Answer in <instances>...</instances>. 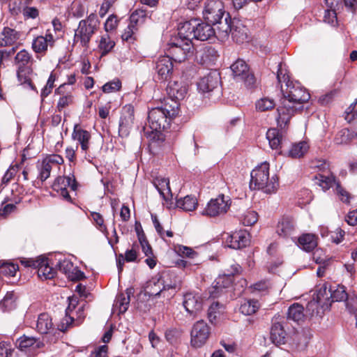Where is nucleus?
<instances>
[{
    "instance_id": "f257e3e1",
    "label": "nucleus",
    "mask_w": 357,
    "mask_h": 357,
    "mask_svg": "<svg viewBox=\"0 0 357 357\" xmlns=\"http://www.w3.org/2000/svg\"><path fill=\"white\" fill-rule=\"evenodd\" d=\"M169 107L171 108H167V105H165V107H155L149 112V128H145V134L153 142L163 140L161 130L167 128L169 120L176 117L178 114V104H175L172 107L169 106Z\"/></svg>"
},
{
    "instance_id": "f03ea898",
    "label": "nucleus",
    "mask_w": 357,
    "mask_h": 357,
    "mask_svg": "<svg viewBox=\"0 0 357 357\" xmlns=\"http://www.w3.org/2000/svg\"><path fill=\"white\" fill-rule=\"evenodd\" d=\"M277 79L281 84V91L283 95L282 99L287 100L290 104L303 107V103L307 102L310 98V93L298 82L290 80L285 65L280 63L278 65Z\"/></svg>"
},
{
    "instance_id": "7ed1b4c3",
    "label": "nucleus",
    "mask_w": 357,
    "mask_h": 357,
    "mask_svg": "<svg viewBox=\"0 0 357 357\" xmlns=\"http://www.w3.org/2000/svg\"><path fill=\"white\" fill-rule=\"evenodd\" d=\"M270 165L263 162L257 165L250 173V188L252 190H261L266 194L275 193L279 186L278 178L275 174L270 176Z\"/></svg>"
},
{
    "instance_id": "20e7f679",
    "label": "nucleus",
    "mask_w": 357,
    "mask_h": 357,
    "mask_svg": "<svg viewBox=\"0 0 357 357\" xmlns=\"http://www.w3.org/2000/svg\"><path fill=\"white\" fill-rule=\"evenodd\" d=\"M178 26L180 34L191 40L195 38L204 41L215 37V30L211 24L199 22L196 19L181 23Z\"/></svg>"
},
{
    "instance_id": "39448f33",
    "label": "nucleus",
    "mask_w": 357,
    "mask_h": 357,
    "mask_svg": "<svg viewBox=\"0 0 357 357\" xmlns=\"http://www.w3.org/2000/svg\"><path fill=\"white\" fill-rule=\"evenodd\" d=\"M168 53L171 59L177 62H182L193 54L192 40L180 34V27H178V36L172 38L168 44Z\"/></svg>"
},
{
    "instance_id": "423d86ee",
    "label": "nucleus",
    "mask_w": 357,
    "mask_h": 357,
    "mask_svg": "<svg viewBox=\"0 0 357 357\" xmlns=\"http://www.w3.org/2000/svg\"><path fill=\"white\" fill-rule=\"evenodd\" d=\"M99 26V20L96 14L91 13L85 20L79 22L75 31L74 42L86 47Z\"/></svg>"
},
{
    "instance_id": "0eeeda50",
    "label": "nucleus",
    "mask_w": 357,
    "mask_h": 357,
    "mask_svg": "<svg viewBox=\"0 0 357 357\" xmlns=\"http://www.w3.org/2000/svg\"><path fill=\"white\" fill-rule=\"evenodd\" d=\"M229 197L220 195L216 198L211 199L200 213L210 218L219 217L227 213L231 206Z\"/></svg>"
},
{
    "instance_id": "6e6552de",
    "label": "nucleus",
    "mask_w": 357,
    "mask_h": 357,
    "mask_svg": "<svg viewBox=\"0 0 357 357\" xmlns=\"http://www.w3.org/2000/svg\"><path fill=\"white\" fill-rule=\"evenodd\" d=\"M211 328L203 320L195 322L190 331V344L195 348H200L208 341Z\"/></svg>"
},
{
    "instance_id": "1a4fd4ad",
    "label": "nucleus",
    "mask_w": 357,
    "mask_h": 357,
    "mask_svg": "<svg viewBox=\"0 0 357 357\" xmlns=\"http://www.w3.org/2000/svg\"><path fill=\"white\" fill-rule=\"evenodd\" d=\"M64 162L63 157L59 154L47 155L38 162V177L41 181H45L50 176L51 171Z\"/></svg>"
},
{
    "instance_id": "9d476101",
    "label": "nucleus",
    "mask_w": 357,
    "mask_h": 357,
    "mask_svg": "<svg viewBox=\"0 0 357 357\" xmlns=\"http://www.w3.org/2000/svg\"><path fill=\"white\" fill-rule=\"evenodd\" d=\"M22 263L26 267L37 268L38 275L41 280L52 279L56 273L55 270L50 266L48 259L45 257H39L37 259L22 260Z\"/></svg>"
},
{
    "instance_id": "9b49d317",
    "label": "nucleus",
    "mask_w": 357,
    "mask_h": 357,
    "mask_svg": "<svg viewBox=\"0 0 357 357\" xmlns=\"http://www.w3.org/2000/svg\"><path fill=\"white\" fill-rule=\"evenodd\" d=\"M226 14L221 0H207L203 11L204 17L210 23H215L222 19Z\"/></svg>"
},
{
    "instance_id": "f8f14e48",
    "label": "nucleus",
    "mask_w": 357,
    "mask_h": 357,
    "mask_svg": "<svg viewBox=\"0 0 357 357\" xmlns=\"http://www.w3.org/2000/svg\"><path fill=\"white\" fill-rule=\"evenodd\" d=\"M53 188L59 192L66 200L71 202L68 188H70L71 191L75 192L77 190V183L74 176H59L54 183Z\"/></svg>"
},
{
    "instance_id": "ddd939ff",
    "label": "nucleus",
    "mask_w": 357,
    "mask_h": 357,
    "mask_svg": "<svg viewBox=\"0 0 357 357\" xmlns=\"http://www.w3.org/2000/svg\"><path fill=\"white\" fill-rule=\"evenodd\" d=\"M301 109L300 107L290 104L287 100H281L280 105L278 107V125L280 128H284L289 123L294 112Z\"/></svg>"
},
{
    "instance_id": "4468645a",
    "label": "nucleus",
    "mask_w": 357,
    "mask_h": 357,
    "mask_svg": "<svg viewBox=\"0 0 357 357\" xmlns=\"http://www.w3.org/2000/svg\"><path fill=\"white\" fill-rule=\"evenodd\" d=\"M231 70L234 78L238 81H244L248 85L253 83V75L250 73L246 63L242 59H238L231 66Z\"/></svg>"
},
{
    "instance_id": "2eb2a0df",
    "label": "nucleus",
    "mask_w": 357,
    "mask_h": 357,
    "mask_svg": "<svg viewBox=\"0 0 357 357\" xmlns=\"http://www.w3.org/2000/svg\"><path fill=\"white\" fill-rule=\"evenodd\" d=\"M58 39L56 34H53L52 31H47L45 35L38 36L32 42V48L36 53H43L47 50L48 46L53 47Z\"/></svg>"
},
{
    "instance_id": "dca6fc26",
    "label": "nucleus",
    "mask_w": 357,
    "mask_h": 357,
    "mask_svg": "<svg viewBox=\"0 0 357 357\" xmlns=\"http://www.w3.org/2000/svg\"><path fill=\"white\" fill-rule=\"evenodd\" d=\"M220 74L213 70L200 79L197 83L198 90L202 93H210L215 89L220 83Z\"/></svg>"
},
{
    "instance_id": "f3484780",
    "label": "nucleus",
    "mask_w": 357,
    "mask_h": 357,
    "mask_svg": "<svg viewBox=\"0 0 357 357\" xmlns=\"http://www.w3.org/2000/svg\"><path fill=\"white\" fill-rule=\"evenodd\" d=\"M225 244L233 249H240L245 247L250 241V234L246 231H238L231 234H227L224 238Z\"/></svg>"
},
{
    "instance_id": "a211bd4d",
    "label": "nucleus",
    "mask_w": 357,
    "mask_h": 357,
    "mask_svg": "<svg viewBox=\"0 0 357 357\" xmlns=\"http://www.w3.org/2000/svg\"><path fill=\"white\" fill-rule=\"evenodd\" d=\"M188 91L187 84L182 81L169 82L167 87V94L172 100L175 101L174 105L177 104L176 101L182 100L185 98Z\"/></svg>"
},
{
    "instance_id": "6ab92c4d",
    "label": "nucleus",
    "mask_w": 357,
    "mask_h": 357,
    "mask_svg": "<svg viewBox=\"0 0 357 357\" xmlns=\"http://www.w3.org/2000/svg\"><path fill=\"white\" fill-rule=\"evenodd\" d=\"M183 306L189 314L196 316L202 310V298L198 294L187 293L184 296Z\"/></svg>"
},
{
    "instance_id": "aec40b11",
    "label": "nucleus",
    "mask_w": 357,
    "mask_h": 357,
    "mask_svg": "<svg viewBox=\"0 0 357 357\" xmlns=\"http://www.w3.org/2000/svg\"><path fill=\"white\" fill-rule=\"evenodd\" d=\"M56 266L71 280H79L84 277V273L68 259H60Z\"/></svg>"
},
{
    "instance_id": "412c9836",
    "label": "nucleus",
    "mask_w": 357,
    "mask_h": 357,
    "mask_svg": "<svg viewBox=\"0 0 357 357\" xmlns=\"http://www.w3.org/2000/svg\"><path fill=\"white\" fill-rule=\"evenodd\" d=\"M215 26V37L218 38L220 40L224 41L229 38V33L232 31V22L229 14H226L224 19H221L219 21L212 23Z\"/></svg>"
},
{
    "instance_id": "4be33fe9",
    "label": "nucleus",
    "mask_w": 357,
    "mask_h": 357,
    "mask_svg": "<svg viewBox=\"0 0 357 357\" xmlns=\"http://www.w3.org/2000/svg\"><path fill=\"white\" fill-rule=\"evenodd\" d=\"M172 60L169 56H162L158 59L155 70L160 79H167L172 73L173 63Z\"/></svg>"
},
{
    "instance_id": "5701e85b",
    "label": "nucleus",
    "mask_w": 357,
    "mask_h": 357,
    "mask_svg": "<svg viewBox=\"0 0 357 357\" xmlns=\"http://www.w3.org/2000/svg\"><path fill=\"white\" fill-rule=\"evenodd\" d=\"M55 93L60 96L56 108L59 111L70 105L73 102V96L72 94V89H69L67 84H61L56 90Z\"/></svg>"
},
{
    "instance_id": "b1692460",
    "label": "nucleus",
    "mask_w": 357,
    "mask_h": 357,
    "mask_svg": "<svg viewBox=\"0 0 357 357\" xmlns=\"http://www.w3.org/2000/svg\"><path fill=\"white\" fill-rule=\"evenodd\" d=\"M174 288H175V285H165L163 280L160 278H153L147 285L146 291L151 296H157L161 294L165 296L166 290Z\"/></svg>"
},
{
    "instance_id": "393cba45",
    "label": "nucleus",
    "mask_w": 357,
    "mask_h": 357,
    "mask_svg": "<svg viewBox=\"0 0 357 357\" xmlns=\"http://www.w3.org/2000/svg\"><path fill=\"white\" fill-rule=\"evenodd\" d=\"M72 137L80 144L82 150L86 153L89 148L90 132L82 129L78 125H75L72 133Z\"/></svg>"
},
{
    "instance_id": "a878e982",
    "label": "nucleus",
    "mask_w": 357,
    "mask_h": 357,
    "mask_svg": "<svg viewBox=\"0 0 357 357\" xmlns=\"http://www.w3.org/2000/svg\"><path fill=\"white\" fill-rule=\"evenodd\" d=\"M134 109L131 105L123 107L119 121V132L127 134L128 129L133 123Z\"/></svg>"
},
{
    "instance_id": "bb28decb",
    "label": "nucleus",
    "mask_w": 357,
    "mask_h": 357,
    "mask_svg": "<svg viewBox=\"0 0 357 357\" xmlns=\"http://www.w3.org/2000/svg\"><path fill=\"white\" fill-rule=\"evenodd\" d=\"M20 32L10 27H4L0 33V47L14 45L20 38Z\"/></svg>"
},
{
    "instance_id": "cd10ccee",
    "label": "nucleus",
    "mask_w": 357,
    "mask_h": 357,
    "mask_svg": "<svg viewBox=\"0 0 357 357\" xmlns=\"http://www.w3.org/2000/svg\"><path fill=\"white\" fill-rule=\"evenodd\" d=\"M231 38L237 43H243L248 38V29L240 21L232 22Z\"/></svg>"
},
{
    "instance_id": "c85d7f7f",
    "label": "nucleus",
    "mask_w": 357,
    "mask_h": 357,
    "mask_svg": "<svg viewBox=\"0 0 357 357\" xmlns=\"http://www.w3.org/2000/svg\"><path fill=\"white\" fill-rule=\"evenodd\" d=\"M133 293L132 289H127L126 292L117 295L114 304V310H117L119 313H124L128 308L130 295Z\"/></svg>"
},
{
    "instance_id": "c756f323",
    "label": "nucleus",
    "mask_w": 357,
    "mask_h": 357,
    "mask_svg": "<svg viewBox=\"0 0 357 357\" xmlns=\"http://www.w3.org/2000/svg\"><path fill=\"white\" fill-rule=\"evenodd\" d=\"M153 183L162 199L167 201L172 197L168 178L158 176L153 180Z\"/></svg>"
},
{
    "instance_id": "7c9ffc66",
    "label": "nucleus",
    "mask_w": 357,
    "mask_h": 357,
    "mask_svg": "<svg viewBox=\"0 0 357 357\" xmlns=\"http://www.w3.org/2000/svg\"><path fill=\"white\" fill-rule=\"evenodd\" d=\"M68 307L66 310V317L62 319L59 328L61 331H65L67 328L73 325V322L74 321V316L71 314L73 310L75 308L76 305L77 304V299L76 297H68Z\"/></svg>"
},
{
    "instance_id": "2f4dec72",
    "label": "nucleus",
    "mask_w": 357,
    "mask_h": 357,
    "mask_svg": "<svg viewBox=\"0 0 357 357\" xmlns=\"http://www.w3.org/2000/svg\"><path fill=\"white\" fill-rule=\"evenodd\" d=\"M18 348L20 351L23 352L27 349H40L44 347V343L39 339H36L33 337H29L23 335L17 340Z\"/></svg>"
},
{
    "instance_id": "473e14b6",
    "label": "nucleus",
    "mask_w": 357,
    "mask_h": 357,
    "mask_svg": "<svg viewBox=\"0 0 357 357\" xmlns=\"http://www.w3.org/2000/svg\"><path fill=\"white\" fill-rule=\"evenodd\" d=\"M294 231V223L290 218L284 217L280 219L276 227L277 234L282 237H287Z\"/></svg>"
},
{
    "instance_id": "72a5a7b5",
    "label": "nucleus",
    "mask_w": 357,
    "mask_h": 357,
    "mask_svg": "<svg viewBox=\"0 0 357 357\" xmlns=\"http://www.w3.org/2000/svg\"><path fill=\"white\" fill-rule=\"evenodd\" d=\"M298 245L306 252L313 250L317 245V238L312 234H304L298 238Z\"/></svg>"
},
{
    "instance_id": "f704fd0d",
    "label": "nucleus",
    "mask_w": 357,
    "mask_h": 357,
    "mask_svg": "<svg viewBox=\"0 0 357 357\" xmlns=\"http://www.w3.org/2000/svg\"><path fill=\"white\" fill-rule=\"evenodd\" d=\"M31 72V67L17 68V77L20 84L35 91L36 87L32 84L30 77Z\"/></svg>"
},
{
    "instance_id": "c9c22d12",
    "label": "nucleus",
    "mask_w": 357,
    "mask_h": 357,
    "mask_svg": "<svg viewBox=\"0 0 357 357\" xmlns=\"http://www.w3.org/2000/svg\"><path fill=\"white\" fill-rule=\"evenodd\" d=\"M287 319L297 323L303 322L305 319L303 306L299 303L291 305L288 309Z\"/></svg>"
},
{
    "instance_id": "e433bc0d",
    "label": "nucleus",
    "mask_w": 357,
    "mask_h": 357,
    "mask_svg": "<svg viewBox=\"0 0 357 357\" xmlns=\"http://www.w3.org/2000/svg\"><path fill=\"white\" fill-rule=\"evenodd\" d=\"M198 206V201L195 196L187 195L176 200V207L184 211H193Z\"/></svg>"
},
{
    "instance_id": "4c0bfd02",
    "label": "nucleus",
    "mask_w": 357,
    "mask_h": 357,
    "mask_svg": "<svg viewBox=\"0 0 357 357\" xmlns=\"http://www.w3.org/2000/svg\"><path fill=\"white\" fill-rule=\"evenodd\" d=\"M286 332L282 325L280 323H275L271 328V339L275 344H282L285 342Z\"/></svg>"
},
{
    "instance_id": "58836bf2",
    "label": "nucleus",
    "mask_w": 357,
    "mask_h": 357,
    "mask_svg": "<svg viewBox=\"0 0 357 357\" xmlns=\"http://www.w3.org/2000/svg\"><path fill=\"white\" fill-rule=\"evenodd\" d=\"M52 319L47 313L40 314L36 322V328L42 334H46L52 328Z\"/></svg>"
},
{
    "instance_id": "ea45409f",
    "label": "nucleus",
    "mask_w": 357,
    "mask_h": 357,
    "mask_svg": "<svg viewBox=\"0 0 357 357\" xmlns=\"http://www.w3.org/2000/svg\"><path fill=\"white\" fill-rule=\"evenodd\" d=\"M266 138L272 149H278L280 147L282 141V135L278 129H269L266 132Z\"/></svg>"
},
{
    "instance_id": "a19ab883",
    "label": "nucleus",
    "mask_w": 357,
    "mask_h": 357,
    "mask_svg": "<svg viewBox=\"0 0 357 357\" xmlns=\"http://www.w3.org/2000/svg\"><path fill=\"white\" fill-rule=\"evenodd\" d=\"M115 46V43L108 33L101 36L98 45V51L102 56L108 54Z\"/></svg>"
},
{
    "instance_id": "79ce46f5",
    "label": "nucleus",
    "mask_w": 357,
    "mask_h": 357,
    "mask_svg": "<svg viewBox=\"0 0 357 357\" xmlns=\"http://www.w3.org/2000/svg\"><path fill=\"white\" fill-rule=\"evenodd\" d=\"M225 307L218 302L213 303L208 310V318L212 324H216L224 312Z\"/></svg>"
},
{
    "instance_id": "37998d69",
    "label": "nucleus",
    "mask_w": 357,
    "mask_h": 357,
    "mask_svg": "<svg viewBox=\"0 0 357 357\" xmlns=\"http://www.w3.org/2000/svg\"><path fill=\"white\" fill-rule=\"evenodd\" d=\"M32 61L31 54L26 50H20L15 57V63L17 68L31 67Z\"/></svg>"
},
{
    "instance_id": "c03bdc74",
    "label": "nucleus",
    "mask_w": 357,
    "mask_h": 357,
    "mask_svg": "<svg viewBox=\"0 0 357 357\" xmlns=\"http://www.w3.org/2000/svg\"><path fill=\"white\" fill-rule=\"evenodd\" d=\"M309 145L306 142H300L293 144L289 151V155L291 158L303 157L308 151Z\"/></svg>"
},
{
    "instance_id": "a18cd8bd",
    "label": "nucleus",
    "mask_w": 357,
    "mask_h": 357,
    "mask_svg": "<svg viewBox=\"0 0 357 357\" xmlns=\"http://www.w3.org/2000/svg\"><path fill=\"white\" fill-rule=\"evenodd\" d=\"M259 308V302L257 300L250 299L244 301L239 308L240 312L245 315H252Z\"/></svg>"
},
{
    "instance_id": "49530a36",
    "label": "nucleus",
    "mask_w": 357,
    "mask_h": 357,
    "mask_svg": "<svg viewBox=\"0 0 357 357\" xmlns=\"http://www.w3.org/2000/svg\"><path fill=\"white\" fill-rule=\"evenodd\" d=\"M201 60L204 63L210 64L215 62L219 56L218 51L212 47H206L201 52Z\"/></svg>"
},
{
    "instance_id": "de8ad7c7",
    "label": "nucleus",
    "mask_w": 357,
    "mask_h": 357,
    "mask_svg": "<svg viewBox=\"0 0 357 357\" xmlns=\"http://www.w3.org/2000/svg\"><path fill=\"white\" fill-rule=\"evenodd\" d=\"M233 282L231 274L225 273L219 275L213 282V288L221 291L222 289L229 287Z\"/></svg>"
},
{
    "instance_id": "09e8293b",
    "label": "nucleus",
    "mask_w": 357,
    "mask_h": 357,
    "mask_svg": "<svg viewBox=\"0 0 357 357\" xmlns=\"http://www.w3.org/2000/svg\"><path fill=\"white\" fill-rule=\"evenodd\" d=\"M147 17L148 15L146 10L137 9L131 14L130 17V24L137 27L144 24Z\"/></svg>"
},
{
    "instance_id": "8fccbe9b",
    "label": "nucleus",
    "mask_w": 357,
    "mask_h": 357,
    "mask_svg": "<svg viewBox=\"0 0 357 357\" xmlns=\"http://www.w3.org/2000/svg\"><path fill=\"white\" fill-rule=\"evenodd\" d=\"M317 179L318 180V184L324 190H326L335 185L336 187L337 184H338L333 175L326 176L319 174L317 176Z\"/></svg>"
},
{
    "instance_id": "3c124183",
    "label": "nucleus",
    "mask_w": 357,
    "mask_h": 357,
    "mask_svg": "<svg viewBox=\"0 0 357 357\" xmlns=\"http://www.w3.org/2000/svg\"><path fill=\"white\" fill-rule=\"evenodd\" d=\"M349 294L346 292L344 286L338 285L335 289L331 288V299L332 302L347 300Z\"/></svg>"
},
{
    "instance_id": "603ef678",
    "label": "nucleus",
    "mask_w": 357,
    "mask_h": 357,
    "mask_svg": "<svg viewBox=\"0 0 357 357\" xmlns=\"http://www.w3.org/2000/svg\"><path fill=\"white\" fill-rule=\"evenodd\" d=\"M17 270V265L11 262L3 263L0 265V277H13L15 275Z\"/></svg>"
},
{
    "instance_id": "864d4df0",
    "label": "nucleus",
    "mask_w": 357,
    "mask_h": 357,
    "mask_svg": "<svg viewBox=\"0 0 357 357\" xmlns=\"http://www.w3.org/2000/svg\"><path fill=\"white\" fill-rule=\"evenodd\" d=\"M331 288L328 289L326 284H323L318 290L316 296H314L313 300L316 301L318 303L325 304L324 301H328L331 298Z\"/></svg>"
},
{
    "instance_id": "5fc2aeb1",
    "label": "nucleus",
    "mask_w": 357,
    "mask_h": 357,
    "mask_svg": "<svg viewBox=\"0 0 357 357\" xmlns=\"http://www.w3.org/2000/svg\"><path fill=\"white\" fill-rule=\"evenodd\" d=\"M174 251L179 256L188 257L190 259H195L198 254L190 247L178 245L174 247Z\"/></svg>"
},
{
    "instance_id": "6e6d98bb",
    "label": "nucleus",
    "mask_w": 357,
    "mask_h": 357,
    "mask_svg": "<svg viewBox=\"0 0 357 357\" xmlns=\"http://www.w3.org/2000/svg\"><path fill=\"white\" fill-rule=\"evenodd\" d=\"M275 104L273 99L262 98L256 102L255 106L257 111L265 112L274 108Z\"/></svg>"
},
{
    "instance_id": "4d7b16f0",
    "label": "nucleus",
    "mask_w": 357,
    "mask_h": 357,
    "mask_svg": "<svg viewBox=\"0 0 357 357\" xmlns=\"http://www.w3.org/2000/svg\"><path fill=\"white\" fill-rule=\"evenodd\" d=\"M91 217L98 230L107 236L108 231L105 225L104 224L103 217L99 213L96 212H92L91 213Z\"/></svg>"
},
{
    "instance_id": "13d9d810",
    "label": "nucleus",
    "mask_w": 357,
    "mask_h": 357,
    "mask_svg": "<svg viewBox=\"0 0 357 357\" xmlns=\"http://www.w3.org/2000/svg\"><path fill=\"white\" fill-rule=\"evenodd\" d=\"M137 234H138V240L139 243L142 247V252L146 257H149L152 255V249L148 241H146L144 234H141L137 228H136Z\"/></svg>"
},
{
    "instance_id": "bf43d9fd",
    "label": "nucleus",
    "mask_w": 357,
    "mask_h": 357,
    "mask_svg": "<svg viewBox=\"0 0 357 357\" xmlns=\"http://www.w3.org/2000/svg\"><path fill=\"white\" fill-rule=\"evenodd\" d=\"M56 80V75L54 73H51L49 78L47 81L46 85L43 87L41 91V97L43 98H46L52 91L54 88V84Z\"/></svg>"
},
{
    "instance_id": "052dcab7",
    "label": "nucleus",
    "mask_w": 357,
    "mask_h": 357,
    "mask_svg": "<svg viewBox=\"0 0 357 357\" xmlns=\"http://www.w3.org/2000/svg\"><path fill=\"white\" fill-rule=\"evenodd\" d=\"M258 220V215L255 211H247L242 218L243 224L245 226H251Z\"/></svg>"
},
{
    "instance_id": "680f3d73",
    "label": "nucleus",
    "mask_w": 357,
    "mask_h": 357,
    "mask_svg": "<svg viewBox=\"0 0 357 357\" xmlns=\"http://www.w3.org/2000/svg\"><path fill=\"white\" fill-rule=\"evenodd\" d=\"M350 140V134L349 130L347 129H342L339 131L335 137V143L337 144H347Z\"/></svg>"
},
{
    "instance_id": "e2e57ef3",
    "label": "nucleus",
    "mask_w": 357,
    "mask_h": 357,
    "mask_svg": "<svg viewBox=\"0 0 357 357\" xmlns=\"http://www.w3.org/2000/svg\"><path fill=\"white\" fill-rule=\"evenodd\" d=\"M347 308L350 313L357 315V294L356 293L349 294L347 300Z\"/></svg>"
},
{
    "instance_id": "0e129e2a",
    "label": "nucleus",
    "mask_w": 357,
    "mask_h": 357,
    "mask_svg": "<svg viewBox=\"0 0 357 357\" xmlns=\"http://www.w3.org/2000/svg\"><path fill=\"white\" fill-rule=\"evenodd\" d=\"M121 87V83L119 79L106 83L102 86V91L105 93H114L119 91Z\"/></svg>"
},
{
    "instance_id": "69168bd1",
    "label": "nucleus",
    "mask_w": 357,
    "mask_h": 357,
    "mask_svg": "<svg viewBox=\"0 0 357 357\" xmlns=\"http://www.w3.org/2000/svg\"><path fill=\"white\" fill-rule=\"evenodd\" d=\"M270 284L268 280H261L250 286L253 292L263 293L269 288Z\"/></svg>"
},
{
    "instance_id": "338daca9",
    "label": "nucleus",
    "mask_w": 357,
    "mask_h": 357,
    "mask_svg": "<svg viewBox=\"0 0 357 357\" xmlns=\"http://www.w3.org/2000/svg\"><path fill=\"white\" fill-rule=\"evenodd\" d=\"M118 25V20L116 15H111L107 19L105 23V30L107 33L116 29Z\"/></svg>"
},
{
    "instance_id": "774afa93",
    "label": "nucleus",
    "mask_w": 357,
    "mask_h": 357,
    "mask_svg": "<svg viewBox=\"0 0 357 357\" xmlns=\"http://www.w3.org/2000/svg\"><path fill=\"white\" fill-rule=\"evenodd\" d=\"M21 169L22 168L20 165H18L10 167L3 176L2 183L5 184L8 183L12 179V178L17 174V172Z\"/></svg>"
}]
</instances>
